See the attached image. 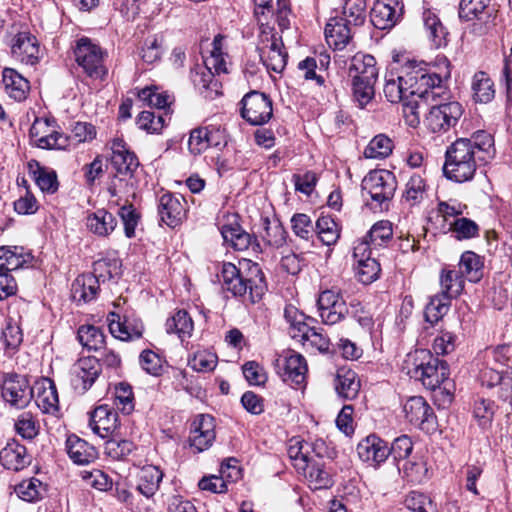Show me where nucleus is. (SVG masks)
I'll return each instance as SVG.
<instances>
[{
  "mask_svg": "<svg viewBox=\"0 0 512 512\" xmlns=\"http://www.w3.org/2000/svg\"><path fill=\"white\" fill-rule=\"evenodd\" d=\"M496 154L493 136L483 130L472 134L470 138H459L445 152L443 173L456 183L473 179L478 163L491 161Z\"/></svg>",
  "mask_w": 512,
  "mask_h": 512,
  "instance_id": "1",
  "label": "nucleus"
},
{
  "mask_svg": "<svg viewBox=\"0 0 512 512\" xmlns=\"http://www.w3.org/2000/svg\"><path fill=\"white\" fill-rule=\"evenodd\" d=\"M449 76V71L442 76L430 72L424 63L408 61L399 72L390 71L385 75L383 92L391 103L407 100L412 94L418 97L439 96L437 90H442L443 78Z\"/></svg>",
  "mask_w": 512,
  "mask_h": 512,
  "instance_id": "2",
  "label": "nucleus"
},
{
  "mask_svg": "<svg viewBox=\"0 0 512 512\" xmlns=\"http://www.w3.org/2000/svg\"><path fill=\"white\" fill-rule=\"evenodd\" d=\"M240 265L248 269L249 277H245L241 268L234 264L223 263L220 271L222 287L234 297H242L253 304L257 303L262 299L267 288L264 274L260 266L250 260H245Z\"/></svg>",
  "mask_w": 512,
  "mask_h": 512,
  "instance_id": "3",
  "label": "nucleus"
},
{
  "mask_svg": "<svg viewBox=\"0 0 512 512\" xmlns=\"http://www.w3.org/2000/svg\"><path fill=\"white\" fill-rule=\"evenodd\" d=\"M325 27V37L335 49L344 48L352 38L351 26H361L366 19L365 0H343Z\"/></svg>",
  "mask_w": 512,
  "mask_h": 512,
  "instance_id": "4",
  "label": "nucleus"
},
{
  "mask_svg": "<svg viewBox=\"0 0 512 512\" xmlns=\"http://www.w3.org/2000/svg\"><path fill=\"white\" fill-rule=\"evenodd\" d=\"M347 75L354 101L360 108H364L375 95L378 79L376 59L370 54H355L350 60Z\"/></svg>",
  "mask_w": 512,
  "mask_h": 512,
  "instance_id": "5",
  "label": "nucleus"
},
{
  "mask_svg": "<svg viewBox=\"0 0 512 512\" xmlns=\"http://www.w3.org/2000/svg\"><path fill=\"white\" fill-rule=\"evenodd\" d=\"M408 375L429 389L435 390L449 376V368L444 360L434 356L430 350L416 349L408 355Z\"/></svg>",
  "mask_w": 512,
  "mask_h": 512,
  "instance_id": "6",
  "label": "nucleus"
},
{
  "mask_svg": "<svg viewBox=\"0 0 512 512\" xmlns=\"http://www.w3.org/2000/svg\"><path fill=\"white\" fill-rule=\"evenodd\" d=\"M397 189L395 175L386 169L370 171L362 180V190L371 199L368 203L375 211L387 210Z\"/></svg>",
  "mask_w": 512,
  "mask_h": 512,
  "instance_id": "7",
  "label": "nucleus"
},
{
  "mask_svg": "<svg viewBox=\"0 0 512 512\" xmlns=\"http://www.w3.org/2000/svg\"><path fill=\"white\" fill-rule=\"evenodd\" d=\"M77 64L84 73L94 80H104L108 74V68L104 63V52L101 47L88 38L77 41L74 49Z\"/></svg>",
  "mask_w": 512,
  "mask_h": 512,
  "instance_id": "8",
  "label": "nucleus"
},
{
  "mask_svg": "<svg viewBox=\"0 0 512 512\" xmlns=\"http://www.w3.org/2000/svg\"><path fill=\"white\" fill-rule=\"evenodd\" d=\"M440 97L430 101L425 116V124L433 133L448 131L454 127L463 114V108L459 102L451 101L442 103Z\"/></svg>",
  "mask_w": 512,
  "mask_h": 512,
  "instance_id": "9",
  "label": "nucleus"
},
{
  "mask_svg": "<svg viewBox=\"0 0 512 512\" xmlns=\"http://www.w3.org/2000/svg\"><path fill=\"white\" fill-rule=\"evenodd\" d=\"M1 396L10 407L24 409L33 398V389L25 376L6 374L1 383Z\"/></svg>",
  "mask_w": 512,
  "mask_h": 512,
  "instance_id": "10",
  "label": "nucleus"
},
{
  "mask_svg": "<svg viewBox=\"0 0 512 512\" xmlns=\"http://www.w3.org/2000/svg\"><path fill=\"white\" fill-rule=\"evenodd\" d=\"M258 52L263 65L268 71L281 73L286 64L288 54L284 50L281 37L276 34L262 33Z\"/></svg>",
  "mask_w": 512,
  "mask_h": 512,
  "instance_id": "11",
  "label": "nucleus"
},
{
  "mask_svg": "<svg viewBox=\"0 0 512 512\" xmlns=\"http://www.w3.org/2000/svg\"><path fill=\"white\" fill-rule=\"evenodd\" d=\"M30 137L41 149H65L68 137L56 129L55 121L48 118H36L30 128Z\"/></svg>",
  "mask_w": 512,
  "mask_h": 512,
  "instance_id": "12",
  "label": "nucleus"
},
{
  "mask_svg": "<svg viewBox=\"0 0 512 512\" xmlns=\"http://www.w3.org/2000/svg\"><path fill=\"white\" fill-rule=\"evenodd\" d=\"M241 104V116L252 125H263L273 115L272 101L262 92L251 91L247 93Z\"/></svg>",
  "mask_w": 512,
  "mask_h": 512,
  "instance_id": "13",
  "label": "nucleus"
},
{
  "mask_svg": "<svg viewBox=\"0 0 512 512\" xmlns=\"http://www.w3.org/2000/svg\"><path fill=\"white\" fill-rule=\"evenodd\" d=\"M102 371L100 360L95 357L79 359L71 369V385L77 394L86 393Z\"/></svg>",
  "mask_w": 512,
  "mask_h": 512,
  "instance_id": "14",
  "label": "nucleus"
},
{
  "mask_svg": "<svg viewBox=\"0 0 512 512\" xmlns=\"http://www.w3.org/2000/svg\"><path fill=\"white\" fill-rule=\"evenodd\" d=\"M319 317L326 325L341 322L349 313L347 304L339 292L325 290L317 299Z\"/></svg>",
  "mask_w": 512,
  "mask_h": 512,
  "instance_id": "15",
  "label": "nucleus"
},
{
  "mask_svg": "<svg viewBox=\"0 0 512 512\" xmlns=\"http://www.w3.org/2000/svg\"><path fill=\"white\" fill-rule=\"evenodd\" d=\"M11 55L24 65L34 66L42 57L38 39L27 31L17 33L11 41Z\"/></svg>",
  "mask_w": 512,
  "mask_h": 512,
  "instance_id": "16",
  "label": "nucleus"
},
{
  "mask_svg": "<svg viewBox=\"0 0 512 512\" xmlns=\"http://www.w3.org/2000/svg\"><path fill=\"white\" fill-rule=\"evenodd\" d=\"M403 13L401 0H377L371 9L370 19L377 29H391L401 20Z\"/></svg>",
  "mask_w": 512,
  "mask_h": 512,
  "instance_id": "17",
  "label": "nucleus"
},
{
  "mask_svg": "<svg viewBox=\"0 0 512 512\" xmlns=\"http://www.w3.org/2000/svg\"><path fill=\"white\" fill-rule=\"evenodd\" d=\"M275 367L283 381H290L297 385L305 381L308 370L305 358L294 351H288L279 356L276 359Z\"/></svg>",
  "mask_w": 512,
  "mask_h": 512,
  "instance_id": "18",
  "label": "nucleus"
},
{
  "mask_svg": "<svg viewBox=\"0 0 512 512\" xmlns=\"http://www.w3.org/2000/svg\"><path fill=\"white\" fill-rule=\"evenodd\" d=\"M406 419L421 430H429L435 424L433 409L421 396L410 397L404 404Z\"/></svg>",
  "mask_w": 512,
  "mask_h": 512,
  "instance_id": "19",
  "label": "nucleus"
},
{
  "mask_svg": "<svg viewBox=\"0 0 512 512\" xmlns=\"http://www.w3.org/2000/svg\"><path fill=\"white\" fill-rule=\"evenodd\" d=\"M214 429V418L211 415H197L191 425L190 446L195 448L197 452L208 449L215 440Z\"/></svg>",
  "mask_w": 512,
  "mask_h": 512,
  "instance_id": "20",
  "label": "nucleus"
},
{
  "mask_svg": "<svg viewBox=\"0 0 512 512\" xmlns=\"http://www.w3.org/2000/svg\"><path fill=\"white\" fill-rule=\"evenodd\" d=\"M111 165L118 176L131 178L139 166L137 156L128 150L123 139L111 141Z\"/></svg>",
  "mask_w": 512,
  "mask_h": 512,
  "instance_id": "21",
  "label": "nucleus"
},
{
  "mask_svg": "<svg viewBox=\"0 0 512 512\" xmlns=\"http://www.w3.org/2000/svg\"><path fill=\"white\" fill-rule=\"evenodd\" d=\"M185 199L181 195L166 192L159 198L158 214L161 222L169 227L178 226L185 217Z\"/></svg>",
  "mask_w": 512,
  "mask_h": 512,
  "instance_id": "22",
  "label": "nucleus"
},
{
  "mask_svg": "<svg viewBox=\"0 0 512 512\" xmlns=\"http://www.w3.org/2000/svg\"><path fill=\"white\" fill-rule=\"evenodd\" d=\"M357 454L361 461L377 467L389 456L388 444L375 434L362 439L357 445Z\"/></svg>",
  "mask_w": 512,
  "mask_h": 512,
  "instance_id": "23",
  "label": "nucleus"
},
{
  "mask_svg": "<svg viewBox=\"0 0 512 512\" xmlns=\"http://www.w3.org/2000/svg\"><path fill=\"white\" fill-rule=\"evenodd\" d=\"M109 331L115 337L123 341H131L142 337L144 326L140 319L123 316L114 312L108 315Z\"/></svg>",
  "mask_w": 512,
  "mask_h": 512,
  "instance_id": "24",
  "label": "nucleus"
},
{
  "mask_svg": "<svg viewBox=\"0 0 512 512\" xmlns=\"http://www.w3.org/2000/svg\"><path fill=\"white\" fill-rule=\"evenodd\" d=\"M440 95L438 97H442L443 100H447L449 97V93L442 86V90H437ZM434 97H418L416 94H412L409 96L407 100L402 101V112L405 119V122L410 127H417L420 123V116L422 113H427L428 106L430 105V101H435Z\"/></svg>",
  "mask_w": 512,
  "mask_h": 512,
  "instance_id": "25",
  "label": "nucleus"
},
{
  "mask_svg": "<svg viewBox=\"0 0 512 512\" xmlns=\"http://www.w3.org/2000/svg\"><path fill=\"white\" fill-rule=\"evenodd\" d=\"M491 0H460L459 17L466 22L487 24L494 15Z\"/></svg>",
  "mask_w": 512,
  "mask_h": 512,
  "instance_id": "26",
  "label": "nucleus"
},
{
  "mask_svg": "<svg viewBox=\"0 0 512 512\" xmlns=\"http://www.w3.org/2000/svg\"><path fill=\"white\" fill-rule=\"evenodd\" d=\"M117 420L115 411L107 405H100L90 414L89 426L96 435L106 438L117 428Z\"/></svg>",
  "mask_w": 512,
  "mask_h": 512,
  "instance_id": "27",
  "label": "nucleus"
},
{
  "mask_svg": "<svg viewBox=\"0 0 512 512\" xmlns=\"http://www.w3.org/2000/svg\"><path fill=\"white\" fill-rule=\"evenodd\" d=\"M0 462L8 470L19 471L30 463V458L25 446L11 440L0 450Z\"/></svg>",
  "mask_w": 512,
  "mask_h": 512,
  "instance_id": "28",
  "label": "nucleus"
},
{
  "mask_svg": "<svg viewBox=\"0 0 512 512\" xmlns=\"http://www.w3.org/2000/svg\"><path fill=\"white\" fill-rule=\"evenodd\" d=\"M191 79L194 86L206 98L213 99L215 96L221 94V83L215 79L213 71L205 65L196 66L191 71Z\"/></svg>",
  "mask_w": 512,
  "mask_h": 512,
  "instance_id": "29",
  "label": "nucleus"
},
{
  "mask_svg": "<svg viewBox=\"0 0 512 512\" xmlns=\"http://www.w3.org/2000/svg\"><path fill=\"white\" fill-rule=\"evenodd\" d=\"M116 217L106 209H97L86 216L87 229L98 237L109 236L117 227Z\"/></svg>",
  "mask_w": 512,
  "mask_h": 512,
  "instance_id": "30",
  "label": "nucleus"
},
{
  "mask_svg": "<svg viewBox=\"0 0 512 512\" xmlns=\"http://www.w3.org/2000/svg\"><path fill=\"white\" fill-rule=\"evenodd\" d=\"M66 450L70 459L77 465H88L97 459L95 447L76 435L67 438Z\"/></svg>",
  "mask_w": 512,
  "mask_h": 512,
  "instance_id": "31",
  "label": "nucleus"
},
{
  "mask_svg": "<svg viewBox=\"0 0 512 512\" xmlns=\"http://www.w3.org/2000/svg\"><path fill=\"white\" fill-rule=\"evenodd\" d=\"M2 82L7 95L16 100L26 99L30 90L29 81L13 68H4L2 72Z\"/></svg>",
  "mask_w": 512,
  "mask_h": 512,
  "instance_id": "32",
  "label": "nucleus"
},
{
  "mask_svg": "<svg viewBox=\"0 0 512 512\" xmlns=\"http://www.w3.org/2000/svg\"><path fill=\"white\" fill-rule=\"evenodd\" d=\"M308 486L313 490L329 489L333 486V478L325 469L324 464L314 458L308 463V467L301 469Z\"/></svg>",
  "mask_w": 512,
  "mask_h": 512,
  "instance_id": "33",
  "label": "nucleus"
},
{
  "mask_svg": "<svg viewBox=\"0 0 512 512\" xmlns=\"http://www.w3.org/2000/svg\"><path fill=\"white\" fill-rule=\"evenodd\" d=\"M27 167L29 174L42 192L54 194L58 190L59 182L54 170L41 166L36 160H30Z\"/></svg>",
  "mask_w": 512,
  "mask_h": 512,
  "instance_id": "34",
  "label": "nucleus"
},
{
  "mask_svg": "<svg viewBox=\"0 0 512 512\" xmlns=\"http://www.w3.org/2000/svg\"><path fill=\"white\" fill-rule=\"evenodd\" d=\"M36 404L47 414H55L59 410V399L56 386L50 379H44L37 385Z\"/></svg>",
  "mask_w": 512,
  "mask_h": 512,
  "instance_id": "35",
  "label": "nucleus"
},
{
  "mask_svg": "<svg viewBox=\"0 0 512 512\" xmlns=\"http://www.w3.org/2000/svg\"><path fill=\"white\" fill-rule=\"evenodd\" d=\"M472 98L476 103L487 104L495 97V85L484 71L476 72L471 80Z\"/></svg>",
  "mask_w": 512,
  "mask_h": 512,
  "instance_id": "36",
  "label": "nucleus"
},
{
  "mask_svg": "<svg viewBox=\"0 0 512 512\" xmlns=\"http://www.w3.org/2000/svg\"><path fill=\"white\" fill-rule=\"evenodd\" d=\"M163 472L154 465H145L138 475L137 490L147 498L152 497L159 489Z\"/></svg>",
  "mask_w": 512,
  "mask_h": 512,
  "instance_id": "37",
  "label": "nucleus"
},
{
  "mask_svg": "<svg viewBox=\"0 0 512 512\" xmlns=\"http://www.w3.org/2000/svg\"><path fill=\"white\" fill-rule=\"evenodd\" d=\"M31 256L24 251L23 247L1 246L0 247V271L8 272L22 268L29 262Z\"/></svg>",
  "mask_w": 512,
  "mask_h": 512,
  "instance_id": "38",
  "label": "nucleus"
},
{
  "mask_svg": "<svg viewBox=\"0 0 512 512\" xmlns=\"http://www.w3.org/2000/svg\"><path fill=\"white\" fill-rule=\"evenodd\" d=\"M97 279L91 274L79 275L72 283L71 294L76 302L87 303L93 300L98 292Z\"/></svg>",
  "mask_w": 512,
  "mask_h": 512,
  "instance_id": "39",
  "label": "nucleus"
},
{
  "mask_svg": "<svg viewBox=\"0 0 512 512\" xmlns=\"http://www.w3.org/2000/svg\"><path fill=\"white\" fill-rule=\"evenodd\" d=\"M335 389L344 399H354L360 390V381L357 374L350 369H340L335 378Z\"/></svg>",
  "mask_w": 512,
  "mask_h": 512,
  "instance_id": "40",
  "label": "nucleus"
},
{
  "mask_svg": "<svg viewBox=\"0 0 512 512\" xmlns=\"http://www.w3.org/2000/svg\"><path fill=\"white\" fill-rule=\"evenodd\" d=\"M311 450L312 445L308 442L298 438H293L290 440L287 452L292 465L297 470V472H300L301 469L308 467V463L312 461L313 456L310 454Z\"/></svg>",
  "mask_w": 512,
  "mask_h": 512,
  "instance_id": "41",
  "label": "nucleus"
},
{
  "mask_svg": "<svg viewBox=\"0 0 512 512\" xmlns=\"http://www.w3.org/2000/svg\"><path fill=\"white\" fill-rule=\"evenodd\" d=\"M483 261L479 255L473 251H465L459 261V272L462 277H466L470 282H478L483 276Z\"/></svg>",
  "mask_w": 512,
  "mask_h": 512,
  "instance_id": "42",
  "label": "nucleus"
},
{
  "mask_svg": "<svg viewBox=\"0 0 512 512\" xmlns=\"http://www.w3.org/2000/svg\"><path fill=\"white\" fill-rule=\"evenodd\" d=\"M440 285L442 292L448 299H452L461 294L464 289V278L456 269L443 268L440 273Z\"/></svg>",
  "mask_w": 512,
  "mask_h": 512,
  "instance_id": "43",
  "label": "nucleus"
},
{
  "mask_svg": "<svg viewBox=\"0 0 512 512\" xmlns=\"http://www.w3.org/2000/svg\"><path fill=\"white\" fill-rule=\"evenodd\" d=\"M77 339L79 343L89 351H97L105 345L103 331L94 325H82L78 328Z\"/></svg>",
  "mask_w": 512,
  "mask_h": 512,
  "instance_id": "44",
  "label": "nucleus"
},
{
  "mask_svg": "<svg viewBox=\"0 0 512 512\" xmlns=\"http://www.w3.org/2000/svg\"><path fill=\"white\" fill-rule=\"evenodd\" d=\"M166 332L175 333L183 341L191 336L193 331V321L185 310L177 311L165 323Z\"/></svg>",
  "mask_w": 512,
  "mask_h": 512,
  "instance_id": "45",
  "label": "nucleus"
},
{
  "mask_svg": "<svg viewBox=\"0 0 512 512\" xmlns=\"http://www.w3.org/2000/svg\"><path fill=\"white\" fill-rule=\"evenodd\" d=\"M423 22L433 46L436 48L445 46L447 43V32L437 15L429 10L425 11L423 13Z\"/></svg>",
  "mask_w": 512,
  "mask_h": 512,
  "instance_id": "46",
  "label": "nucleus"
},
{
  "mask_svg": "<svg viewBox=\"0 0 512 512\" xmlns=\"http://www.w3.org/2000/svg\"><path fill=\"white\" fill-rule=\"evenodd\" d=\"M315 229L320 241L327 246L336 244L340 237L339 226L331 216L319 217Z\"/></svg>",
  "mask_w": 512,
  "mask_h": 512,
  "instance_id": "47",
  "label": "nucleus"
},
{
  "mask_svg": "<svg viewBox=\"0 0 512 512\" xmlns=\"http://www.w3.org/2000/svg\"><path fill=\"white\" fill-rule=\"evenodd\" d=\"M14 428L23 439L32 440L40 432V423L35 415L30 411H25L15 419Z\"/></svg>",
  "mask_w": 512,
  "mask_h": 512,
  "instance_id": "48",
  "label": "nucleus"
},
{
  "mask_svg": "<svg viewBox=\"0 0 512 512\" xmlns=\"http://www.w3.org/2000/svg\"><path fill=\"white\" fill-rule=\"evenodd\" d=\"M392 150V140L385 134H378L370 140L363 154L368 159H384L392 153Z\"/></svg>",
  "mask_w": 512,
  "mask_h": 512,
  "instance_id": "49",
  "label": "nucleus"
},
{
  "mask_svg": "<svg viewBox=\"0 0 512 512\" xmlns=\"http://www.w3.org/2000/svg\"><path fill=\"white\" fill-rule=\"evenodd\" d=\"M221 234L225 242L230 243L236 250H246L251 244V236L238 224L223 225Z\"/></svg>",
  "mask_w": 512,
  "mask_h": 512,
  "instance_id": "50",
  "label": "nucleus"
},
{
  "mask_svg": "<svg viewBox=\"0 0 512 512\" xmlns=\"http://www.w3.org/2000/svg\"><path fill=\"white\" fill-rule=\"evenodd\" d=\"M426 196V182L418 174H413L406 183L403 197L405 201L414 206L421 203Z\"/></svg>",
  "mask_w": 512,
  "mask_h": 512,
  "instance_id": "51",
  "label": "nucleus"
},
{
  "mask_svg": "<svg viewBox=\"0 0 512 512\" xmlns=\"http://www.w3.org/2000/svg\"><path fill=\"white\" fill-rule=\"evenodd\" d=\"M450 299L445 295L437 294L431 297L425 307L424 316L427 322L437 323L448 312Z\"/></svg>",
  "mask_w": 512,
  "mask_h": 512,
  "instance_id": "52",
  "label": "nucleus"
},
{
  "mask_svg": "<svg viewBox=\"0 0 512 512\" xmlns=\"http://www.w3.org/2000/svg\"><path fill=\"white\" fill-rule=\"evenodd\" d=\"M448 230L457 240H467L478 236L479 226L476 222L469 218H456L449 224Z\"/></svg>",
  "mask_w": 512,
  "mask_h": 512,
  "instance_id": "53",
  "label": "nucleus"
},
{
  "mask_svg": "<svg viewBox=\"0 0 512 512\" xmlns=\"http://www.w3.org/2000/svg\"><path fill=\"white\" fill-rule=\"evenodd\" d=\"M138 98L144 105L164 109L171 103V97L166 92H159L156 86L145 87L138 92Z\"/></svg>",
  "mask_w": 512,
  "mask_h": 512,
  "instance_id": "54",
  "label": "nucleus"
},
{
  "mask_svg": "<svg viewBox=\"0 0 512 512\" xmlns=\"http://www.w3.org/2000/svg\"><path fill=\"white\" fill-rule=\"evenodd\" d=\"M356 275L363 284H370L375 281L381 271L378 261L368 254L365 260H358L355 266Z\"/></svg>",
  "mask_w": 512,
  "mask_h": 512,
  "instance_id": "55",
  "label": "nucleus"
},
{
  "mask_svg": "<svg viewBox=\"0 0 512 512\" xmlns=\"http://www.w3.org/2000/svg\"><path fill=\"white\" fill-rule=\"evenodd\" d=\"M43 483L36 478L25 479L15 487V492L24 501L33 502L41 498Z\"/></svg>",
  "mask_w": 512,
  "mask_h": 512,
  "instance_id": "56",
  "label": "nucleus"
},
{
  "mask_svg": "<svg viewBox=\"0 0 512 512\" xmlns=\"http://www.w3.org/2000/svg\"><path fill=\"white\" fill-rule=\"evenodd\" d=\"M302 327L305 331L302 334L294 333L293 338H299L301 341H303V344L309 343L312 347L317 348L321 352H326L329 350L330 340L326 335L314 327Z\"/></svg>",
  "mask_w": 512,
  "mask_h": 512,
  "instance_id": "57",
  "label": "nucleus"
},
{
  "mask_svg": "<svg viewBox=\"0 0 512 512\" xmlns=\"http://www.w3.org/2000/svg\"><path fill=\"white\" fill-rule=\"evenodd\" d=\"M119 267V262L115 259H100L94 262L91 275L97 279V285L99 286L100 283H105L117 276Z\"/></svg>",
  "mask_w": 512,
  "mask_h": 512,
  "instance_id": "58",
  "label": "nucleus"
},
{
  "mask_svg": "<svg viewBox=\"0 0 512 512\" xmlns=\"http://www.w3.org/2000/svg\"><path fill=\"white\" fill-rule=\"evenodd\" d=\"M134 449V443L127 439L112 437L105 443L106 454L114 460L125 459Z\"/></svg>",
  "mask_w": 512,
  "mask_h": 512,
  "instance_id": "59",
  "label": "nucleus"
},
{
  "mask_svg": "<svg viewBox=\"0 0 512 512\" xmlns=\"http://www.w3.org/2000/svg\"><path fill=\"white\" fill-rule=\"evenodd\" d=\"M115 405L125 414H130L134 409V395L132 387L125 382L115 386Z\"/></svg>",
  "mask_w": 512,
  "mask_h": 512,
  "instance_id": "60",
  "label": "nucleus"
},
{
  "mask_svg": "<svg viewBox=\"0 0 512 512\" xmlns=\"http://www.w3.org/2000/svg\"><path fill=\"white\" fill-rule=\"evenodd\" d=\"M392 235L393 230L391 223L382 220L371 227L367 237L372 246L381 247L392 238Z\"/></svg>",
  "mask_w": 512,
  "mask_h": 512,
  "instance_id": "61",
  "label": "nucleus"
},
{
  "mask_svg": "<svg viewBox=\"0 0 512 512\" xmlns=\"http://www.w3.org/2000/svg\"><path fill=\"white\" fill-rule=\"evenodd\" d=\"M138 127L147 133H159L164 125L165 120L162 115H155L154 112L142 111L136 120Z\"/></svg>",
  "mask_w": 512,
  "mask_h": 512,
  "instance_id": "62",
  "label": "nucleus"
},
{
  "mask_svg": "<svg viewBox=\"0 0 512 512\" xmlns=\"http://www.w3.org/2000/svg\"><path fill=\"white\" fill-rule=\"evenodd\" d=\"M81 477L86 485L99 491H107L112 488V480L103 471L95 469L92 471H83Z\"/></svg>",
  "mask_w": 512,
  "mask_h": 512,
  "instance_id": "63",
  "label": "nucleus"
},
{
  "mask_svg": "<svg viewBox=\"0 0 512 512\" xmlns=\"http://www.w3.org/2000/svg\"><path fill=\"white\" fill-rule=\"evenodd\" d=\"M284 317L290 324V334L292 337L294 333L302 334L305 331L302 326H309V324L306 323L308 318L293 305H287L285 307Z\"/></svg>",
  "mask_w": 512,
  "mask_h": 512,
  "instance_id": "64",
  "label": "nucleus"
}]
</instances>
